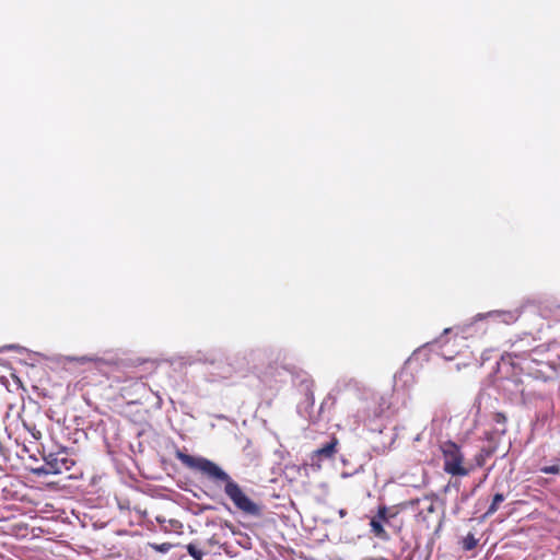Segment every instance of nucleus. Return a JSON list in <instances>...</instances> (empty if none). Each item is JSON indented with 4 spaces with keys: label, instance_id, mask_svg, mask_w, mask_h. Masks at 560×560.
<instances>
[{
    "label": "nucleus",
    "instance_id": "nucleus-7",
    "mask_svg": "<svg viewBox=\"0 0 560 560\" xmlns=\"http://www.w3.org/2000/svg\"><path fill=\"white\" fill-rule=\"evenodd\" d=\"M490 316L497 317L501 322L511 325L518 319V313L515 311H494L489 314Z\"/></svg>",
    "mask_w": 560,
    "mask_h": 560
},
{
    "label": "nucleus",
    "instance_id": "nucleus-17",
    "mask_svg": "<svg viewBox=\"0 0 560 560\" xmlns=\"http://www.w3.org/2000/svg\"><path fill=\"white\" fill-rule=\"evenodd\" d=\"M434 511H435L434 504H430V506L428 508V512L433 513Z\"/></svg>",
    "mask_w": 560,
    "mask_h": 560
},
{
    "label": "nucleus",
    "instance_id": "nucleus-6",
    "mask_svg": "<svg viewBox=\"0 0 560 560\" xmlns=\"http://www.w3.org/2000/svg\"><path fill=\"white\" fill-rule=\"evenodd\" d=\"M383 524L384 523L380 522L377 517H372L370 521V530L375 537L386 541L389 540L390 537L389 534L385 530Z\"/></svg>",
    "mask_w": 560,
    "mask_h": 560
},
{
    "label": "nucleus",
    "instance_id": "nucleus-13",
    "mask_svg": "<svg viewBox=\"0 0 560 560\" xmlns=\"http://www.w3.org/2000/svg\"><path fill=\"white\" fill-rule=\"evenodd\" d=\"M187 552L189 556H191L195 560H201L203 557V552L194 544L187 545Z\"/></svg>",
    "mask_w": 560,
    "mask_h": 560
},
{
    "label": "nucleus",
    "instance_id": "nucleus-4",
    "mask_svg": "<svg viewBox=\"0 0 560 560\" xmlns=\"http://www.w3.org/2000/svg\"><path fill=\"white\" fill-rule=\"evenodd\" d=\"M338 439L334 435L327 444L315 450L311 455L312 466L320 468L322 460L332 459L337 453Z\"/></svg>",
    "mask_w": 560,
    "mask_h": 560
},
{
    "label": "nucleus",
    "instance_id": "nucleus-11",
    "mask_svg": "<svg viewBox=\"0 0 560 560\" xmlns=\"http://www.w3.org/2000/svg\"><path fill=\"white\" fill-rule=\"evenodd\" d=\"M540 471L547 475L560 474V462H558L557 458H555L552 465L541 467Z\"/></svg>",
    "mask_w": 560,
    "mask_h": 560
},
{
    "label": "nucleus",
    "instance_id": "nucleus-14",
    "mask_svg": "<svg viewBox=\"0 0 560 560\" xmlns=\"http://www.w3.org/2000/svg\"><path fill=\"white\" fill-rule=\"evenodd\" d=\"M493 420H494V422H497L499 424H505L506 416L503 412H495L493 415Z\"/></svg>",
    "mask_w": 560,
    "mask_h": 560
},
{
    "label": "nucleus",
    "instance_id": "nucleus-10",
    "mask_svg": "<svg viewBox=\"0 0 560 560\" xmlns=\"http://www.w3.org/2000/svg\"><path fill=\"white\" fill-rule=\"evenodd\" d=\"M397 515V512H394L392 509L387 508L386 505H380L377 508L376 515L374 517H377L380 522L382 523H388L390 518L395 517Z\"/></svg>",
    "mask_w": 560,
    "mask_h": 560
},
{
    "label": "nucleus",
    "instance_id": "nucleus-8",
    "mask_svg": "<svg viewBox=\"0 0 560 560\" xmlns=\"http://www.w3.org/2000/svg\"><path fill=\"white\" fill-rule=\"evenodd\" d=\"M494 448L491 447H482L476 455H475V464L477 467H482L486 462L493 455Z\"/></svg>",
    "mask_w": 560,
    "mask_h": 560
},
{
    "label": "nucleus",
    "instance_id": "nucleus-1",
    "mask_svg": "<svg viewBox=\"0 0 560 560\" xmlns=\"http://www.w3.org/2000/svg\"><path fill=\"white\" fill-rule=\"evenodd\" d=\"M175 457L187 468L199 470L215 485L222 486L224 494L232 502L236 512L244 516L260 518L264 505L254 501L244 489L219 465L205 457H195L176 448Z\"/></svg>",
    "mask_w": 560,
    "mask_h": 560
},
{
    "label": "nucleus",
    "instance_id": "nucleus-18",
    "mask_svg": "<svg viewBox=\"0 0 560 560\" xmlns=\"http://www.w3.org/2000/svg\"><path fill=\"white\" fill-rule=\"evenodd\" d=\"M418 503H419V499H416V500H411V501H410V504H411V505H415V504H418Z\"/></svg>",
    "mask_w": 560,
    "mask_h": 560
},
{
    "label": "nucleus",
    "instance_id": "nucleus-16",
    "mask_svg": "<svg viewBox=\"0 0 560 560\" xmlns=\"http://www.w3.org/2000/svg\"><path fill=\"white\" fill-rule=\"evenodd\" d=\"M79 362H88V361H94V359H91V358H88V357H82L80 359H78Z\"/></svg>",
    "mask_w": 560,
    "mask_h": 560
},
{
    "label": "nucleus",
    "instance_id": "nucleus-15",
    "mask_svg": "<svg viewBox=\"0 0 560 560\" xmlns=\"http://www.w3.org/2000/svg\"><path fill=\"white\" fill-rule=\"evenodd\" d=\"M306 398H307L308 405L311 407H313L314 402H315V398H314V394H313V392L311 389L306 393Z\"/></svg>",
    "mask_w": 560,
    "mask_h": 560
},
{
    "label": "nucleus",
    "instance_id": "nucleus-2",
    "mask_svg": "<svg viewBox=\"0 0 560 560\" xmlns=\"http://www.w3.org/2000/svg\"><path fill=\"white\" fill-rule=\"evenodd\" d=\"M441 452L443 455V469L446 474L459 477L469 475L472 467H465V456L455 442H444L441 445Z\"/></svg>",
    "mask_w": 560,
    "mask_h": 560
},
{
    "label": "nucleus",
    "instance_id": "nucleus-9",
    "mask_svg": "<svg viewBox=\"0 0 560 560\" xmlns=\"http://www.w3.org/2000/svg\"><path fill=\"white\" fill-rule=\"evenodd\" d=\"M504 500H505V495L502 492H497L493 495L492 501H491L487 512L485 513L483 517H489V516L493 515L499 510L501 503Z\"/></svg>",
    "mask_w": 560,
    "mask_h": 560
},
{
    "label": "nucleus",
    "instance_id": "nucleus-5",
    "mask_svg": "<svg viewBox=\"0 0 560 560\" xmlns=\"http://www.w3.org/2000/svg\"><path fill=\"white\" fill-rule=\"evenodd\" d=\"M369 410H372V416L374 418L381 417L388 408L389 402L387 399L382 395H374L371 398V401L368 406Z\"/></svg>",
    "mask_w": 560,
    "mask_h": 560
},
{
    "label": "nucleus",
    "instance_id": "nucleus-19",
    "mask_svg": "<svg viewBox=\"0 0 560 560\" xmlns=\"http://www.w3.org/2000/svg\"><path fill=\"white\" fill-rule=\"evenodd\" d=\"M557 460H558V462H560V456H559V457H557Z\"/></svg>",
    "mask_w": 560,
    "mask_h": 560
},
{
    "label": "nucleus",
    "instance_id": "nucleus-12",
    "mask_svg": "<svg viewBox=\"0 0 560 560\" xmlns=\"http://www.w3.org/2000/svg\"><path fill=\"white\" fill-rule=\"evenodd\" d=\"M477 544H478V540L470 533L467 536H465L463 539V548L467 551L476 548Z\"/></svg>",
    "mask_w": 560,
    "mask_h": 560
},
{
    "label": "nucleus",
    "instance_id": "nucleus-3",
    "mask_svg": "<svg viewBox=\"0 0 560 560\" xmlns=\"http://www.w3.org/2000/svg\"><path fill=\"white\" fill-rule=\"evenodd\" d=\"M44 462L43 471L52 475L68 471L73 464L67 456L60 457L58 454L52 453L45 456Z\"/></svg>",
    "mask_w": 560,
    "mask_h": 560
}]
</instances>
